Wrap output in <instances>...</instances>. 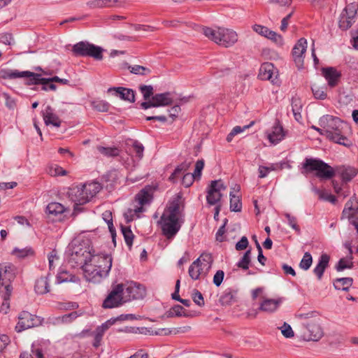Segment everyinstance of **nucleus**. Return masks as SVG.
I'll list each match as a JSON object with an SVG mask.
<instances>
[{
    "label": "nucleus",
    "instance_id": "obj_10",
    "mask_svg": "<svg viewBox=\"0 0 358 358\" xmlns=\"http://www.w3.org/2000/svg\"><path fill=\"white\" fill-rule=\"evenodd\" d=\"M93 256L87 248L76 247L71 254L69 262L72 266H80L83 269L85 265L92 262Z\"/></svg>",
    "mask_w": 358,
    "mask_h": 358
},
{
    "label": "nucleus",
    "instance_id": "obj_11",
    "mask_svg": "<svg viewBox=\"0 0 358 358\" xmlns=\"http://www.w3.org/2000/svg\"><path fill=\"white\" fill-rule=\"evenodd\" d=\"M225 189L226 186L221 180L211 181L207 190V203L210 206L221 205L220 203L222 196L221 192Z\"/></svg>",
    "mask_w": 358,
    "mask_h": 358
},
{
    "label": "nucleus",
    "instance_id": "obj_32",
    "mask_svg": "<svg viewBox=\"0 0 358 358\" xmlns=\"http://www.w3.org/2000/svg\"><path fill=\"white\" fill-rule=\"evenodd\" d=\"M118 1V0H91L87 2V5L90 8H101L113 6Z\"/></svg>",
    "mask_w": 358,
    "mask_h": 358
},
{
    "label": "nucleus",
    "instance_id": "obj_14",
    "mask_svg": "<svg viewBox=\"0 0 358 358\" xmlns=\"http://www.w3.org/2000/svg\"><path fill=\"white\" fill-rule=\"evenodd\" d=\"M173 99L171 97L169 92H164L160 94H156L152 96L151 100L148 101H144L141 103V106L143 109H148L150 108H156L161 106H166L171 105Z\"/></svg>",
    "mask_w": 358,
    "mask_h": 358
},
{
    "label": "nucleus",
    "instance_id": "obj_57",
    "mask_svg": "<svg viewBox=\"0 0 358 358\" xmlns=\"http://www.w3.org/2000/svg\"><path fill=\"white\" fill-rule=\"evenodd\" d=\"M353 266V263L350 261H348L344 258H342L341 259L336 266V269L338 271H341L345 268H352Z\"/></svg>",
    "mask_w": 358,
    "mask_h": 358
},
{
    "label": "nucleus",
    "instance_id": "obj_55",
    "mask_svg": "<svg viewBox=\"0 0 358 358\" xmlns=\"http://www.w3.org/2000/svg\"><path fill=\"white\" fill-rule=\"evenodd\" d=\"M48 173L52 176H65L66 174V171L57 165L50 166L48 168Z\"/></svg>",
    "mask_w": 358,
    "mask_h": 358
},
{
    "label": "nucleus",
    "instance_id": "obj_19",
    "mask_svg": "<svg viewBox=\"0 0 358 358\" xmlns=\"http://www.w3.org/2000/svg\"><path fill=\"white\" fill-rule=\"evenodd\" d=\"M307 48V41L304 38H301L292 50V56L295 63L298 65H302L303 62V55Z\"/></svg>",
    "mask_w": 358,
    "mask_h": 358
},
{
    "label": "nucleus",
    "instance_id": "obj_50",
    "mask_svg": "<svg viewBox=\"0 0 358 358\" xmlns=\"http://www.w3.org/2000/svg\"><path fill=\"white\" fill-rule=\"evenodd\" d=\"M130 72L136 75H147L149 74L151 71L150 69L140 65L129 66L128 67Z\"/></svg>",
    "mask_w": 358,
    "mask_h": 358
},
{
    "label": "nucleus",
    "instance_id": "obj_40",
    "mask_svg": "<svg viewBox=\"0 0 358 358\" xmlns=\"http://www.w3.org/2000/svg\"><path fill=\"white\" fill-rule=\"evenodd\" d=\"M78 278L66 271H61L57 276V283L60 284L66 282H76Z\"/></svg>",
    "mask_w": 358,
    "mask_h": 358
},
{
    "label": "nucleus",
    "instance_id": "obj_56",
    "mask_svg": "<svg viewBox=\"0 0 358 358\" xmlns=\"http://www.w3.org/2000/svg\"><path fill=\"white\" fill-rule=\"evenodd\" d=\"M13 255H16L19 258H24L29 255H33V250L31 248H23L18 249L15 248L12 252Z\"/></svg>",
    "mask_w": 358,
    "mask_h": 358
},
{
    "label": "nucleus",
    "instance_id": "obj_8",
    "mask_svg": "<svg viewBox=\"0 0 358 358\" xmlns=\"http://www.w3.org/2000/svg\"><path fill=\"white\" fill-rule=\"evenodd\" d=\"M357 10V3L348 4L340 14L338 27L343 31L349 29L356 21Z\"/></svg>",
    "mask_w": 358,
    "mask_h": 358
},
{
    "label": "nucleus",
    "instance_id": "obj_18",
    "mask_svg": "<svg viewBox=\"0 0 358 358\" xmlns=\"http://www.w3.org/2000/svg\"><path fill=\"white\" fill-rule=\"evenodd\" d=\"M322 74L327 81L330 87H336L341 79V73L334 67H326L322 69Z\"/></svg>",
    "mask_w": 358,
    "mask_h": 358
},
{
    "label": "nucleus",
    "instance_id": "obj_48",
    "mask_svg": "<svg viewBox=\"0 0 358 358\" xmlns=\"http://www.w3.org/2000/svg\"><path fill=\"white\" fill-rule=\"evenodd\" d=\"M79 316L76 311L64 315L57 317L55 320L57 323H70Z\"/></svg>",
    "mask_w": 358,
    "mask_h": 358
},
{
    "label": "nucleus",
    "instance_id": "obj_33",
    "mask_svg": "<svg viewBox=\"0 0 358 358\" xmlns=\"http://www.w3.org/2000/svg\"><path fill=\"white\" fill-rule=\"evenodd\" d=\"M352 283L353 279L352 278H337L334 282V287L336 289L348 291Z\"/></svg>",
    "mask_w": 358,
    "mask_h": 358
},
{
    "label": "nucleus",
    "instance_id": "obj_45",
    "mask_svg": "<svg viewBox=\"0 0 358 358\" xmlns=\"http://www.w3.org/2000/svg\"><path fill=\"white\" fill-rule=\"evenodd\" d=\"M139 90L145 101H148L150 100V99L154 96V89L152 85H141L139 86Z\"/></svg>",
    "mask_w": 358,
    "mask_h": 358
},
{
    "label": "nucleus",
    "instance_id": "obj_35",
    "mask_svg": "<svg viewBox=\"0 0 358 358\" xmlns=\"http://www.w3.org/2000/svg\"><path fill=\"white\" fill-rule=\"evenodd\" d=\"M66 210L64 206L57 202L50 203L46 207V213L49 215L57 216Z\"/></svg>",
    "mask_w": 358,
    "mask_h": 358
},
{
    "label": "nucleus",
    "instance_id": "obj_28",
    "mask_svg": "<svg viewBox=\"0 0 358 358\" xmlns=\"http://www.w3.org/2000/svg\"><path fill=\"white\" fill-rule=\"evenodd\" d=\"M237 291L231 288H228L222 294L220 297V303L222 306H229L236 301Z\"/></svg>",
    "mask_w": 358,
    "mask_h": 358
},
{
    "label": "nucleus",
    "instance_id": "obj_16",
    "mask_svg": "<svg viewBox=\"0 0 358 358\" xmlns=\"http://www.w3.org/2000/svg\"><path fill=\"white\" fill-rule=\"evenodd\" d=\"M85 279L93 283H97L105 278L102 275L101 271L96 266L95 264L90 262L83 268Z\"/></svg>",
    "mask_w": 358,
    "mask_h": 358
},
{
    "label": "nucleus",
    "instance_id": "obj_5",
    "mask_svg": "<svg viewBox=\"0 0 358 358\" xmlns=\"http://www.w3.org/2000/svg\"><path fill=\"white\" fill-rule=\"evenodd\" d=\"M101 189L99 182H92L71 188L69 196L75 205H83L90 201Z\"/></svg>",
    "mask_w": 358,
    "mask_h": 358
},
{
    "label": "nucleus",
    "instance_id": "obj_30",
    "mask_svg": "<svg viewBox=\"0 0 358 358\" xmlns=\"http://www.w3.org/2000/svg\"><path fill=\"white\" fill-rule=\"evenodd\" d=\"M23 72H26V74H22L20 76L21 78H28L27 81V85H38V84H46L45 81L43 80H45V78H42L41 74L33 73L29 71H24Z\"/></svg>",
    "mask_w": 358,
    "mask_h": 358
},
{
    "label": "nucleus",
    "instance_id": "obj_13",
    "mask_svg": "<svg viewBox=\"0 0 358 358\" xmlns=\"http://www.w3.org/2000/svg\"><path fill=\"white\" fill-rule=\"evenodd\" d=\"M123 292L125 303L132 300L142 299L146 295L145 287L133 282L126 286L123 285Z\"/></svg>",
    "mask_w": 358,
    "mask_h": 358
},
{
    "label": "nucleus",
    "instance_id": "obj_27",
    "mask_svg": "<svg viewBox=\"0 0 358 358\" xmlns=\"http://www.w3.org/2000/svg\"><path fill=\"white\" fill-rule=\"evenodd\" d=\"M201 264H199V261H194L193 263L189 266L188 273L190 278L194 280L199 279L201 275H206L208 271L204 270Z\"/></svg>",
    "mask_w": 358,
    "mask_h": 358
},
{
    "label": "nucleus",
    "instance_id": "obj_9",
    "mask_svg": "<svg viewBox=\"0 0 358 358\" xmlns=\"http://www.w3.org/2000/svg\"><path fill=\"white\" fill-rule=\"evenodd\" d=\"M125 303L123 292V284L113 287L102 303V308L111 309L118 308Z\"/></svg>",
    "mask_w": 358,
    "mask_h": 358
},
{
    "label": "nucleus",
    "instance_id": "obj_54",
    "mask_svg": "<svg viewBox=\"0 0 358 358\" xmlns=\"http://www.w3.org/2000/svg\"><path fill=\"white\" fill-rule=\"evenodd\" d=\"M315 192L316 194H318L320 199L329 201L332 203H334L336 201V199L334 195L328 194V193L325 192L324 191L320 190L318 189H315Z\"/></svg>",
    "mask_w": 358,
    "mask_h": 358
},
{
    "label": "nucleus",
    "instance_id": "obj_47",
    "mask_svg": "<svg viewBox=\"0 0 358 358\" xmlns=\"http://www.w3.org/2000/svg\"><path fill=\"white\" fill-rule=\"evenodd\" d=\"M97 150L106 157H116L119 155V150L117 148H106L98 146Z\"/></svg>",
    "mask_w": 358,
    "mask_h": 358
},
{
    "label": "nucleus",
    "instance_id": "obj_3",
    "mask_svg": "<svg viewBox=\"0 0 358 358\" xmlns=\"http://www.w3.org/2000/svg\"><path fill=\"white\" fill-rule=\"evenodd\" d=\"M203 34L210 41L224 48L233 46L238 39L236 31L231 29L217 27L215 29L211 27H203Z\"/></svg>",
    "mask_w": 358,
    "mask_h": 358
},
{
    "label": "nucleus",
    "instance_id": "obj_44",
    "mask_svg": "<svg viewBox=\"0 0 358 358\" xmlns=\"http://www.w3.org/2000/svg\"><path fill=\"white\" fill-rule=\"evenodd\" d=\"M122 233L123 234L125 243L129 249L131 248L134 235L129 227H121Z\"/></svg>",
    "mask_w": 358,
    "mask_h": 358
},
{
    "label": "nucleus",
    "instance_id": "obj_53",
    "mask_svg": "<svg viewBox=\"0 0 358 358\" xmlns=\"http://www.w3.org/2000/svg\"><path fill=\"white\" fill-rule=\"evenodd\" d=\"M284 215L287 219L288 224L298 234H300L301 231L299 227L297 224L296 217L290 215L288 213H285Z\"/></svg>",
    "mask_w": 358,
    "mask_h": 358
},
{
    "label": "nucleus",
    "instance_id": "obj_7",
    "mask_svg": "<svg viewBox=\"0 0 358 358\" xmlns=\"http://www.w3.org/2000/svg\"><path fill=\"white\" fill-rule=\"evenodd\" d=\"M103 48L90 43L87 41H80L72 48V52L76 57H91L96 60L103 59Z\"/></svg>",
    "mask_w": 358,
    "mask_h": 358
},
{
    "label": "nucleus",
    "instance_id": "obj_22",
    "mask_svg": "<svg viewBox=\"0 0 358 358\" xmlns=\"http://www.w3.org/2000/svg\"><path fill=\"white\" fill-rule=\"evenodd\" d=\"M43 117L46 125L52 124L56 127H59L61 125V120L54 113V110L50 106H46L45 109L43 111Z\"/></svg>",
    "mask_w": 358,
    "mask_h": 358
},
{
    "label": "nucleus",
    "instance_id": "obj_41",
    "mask_svg": "<svg viewBox=\"0 0 358 358\" xmlns=\"http://www.w3.org/2000/svg\"><path fill=\"white\" fill-rule=\"evenodd\" d=\"M251 262V249L248 250L236 264V266L243 270H248Z\"/></svg>",
    "mask_w": 358,
    "mask_h": 358
},
{
    "label": "nucleus",
    "instance_id": "obj_6",
    "mask_svg": "<svg viewBox=\"0 0 358 358\" xmlns=\"http://www.w3.org/2000/svg\"><path fill=\"white\" fill-rule=\"evenodd\" d=\"M15 268L10 264L0 265V292L1 296L8 299L10 296L13 287L11 282L15 278Z\"/></svg>",
    "mask_w": 358,
    "mask_h": 358
},
{
    "label": "nucleus",
    "instance_id": "obj_34",
    "mask_svg": "<svg viewBox=\"0 0 358 358\" xmlns=\"http://www.w3.org/2000/svg\"><path fill=\"white\" fill-rule=\"evenodd\" d=\"M307 329L310 333V339L318 341L323 336V331L321 327L315 323L307 324Z\"/></svg>",
    "mask_w": 358,
    "mask_h": 358
},
{
    "label": "nucleus",
    "instance_id": "obj_52",
    "mask_svg": "<svg viewBox=\"0 0 358 358\" xmlns=\"http://www.w3.org/2000/svg\"><path fill=\"white\" fill-rule=\"evenodd\" d=\"M192 298L193 301L199 307H203L205 305L203 294L199 290L194 289L192 292Z\"/></svg>",
    "mask_w": 358,
    "mask_h": 358
},
{
    "label": "nucleus",
    "instance_id": "obj_63",
    "mask_svg": "<svg viewBox=\"0 0 358 358\" xmlns=\"http://www.w3.org/2000/svg\"><path fill=\"white\" fill-rule=\"evenodd\" d=\"M292 110L293 113L298 112L302 110L301 101L299 98L293 97L292 99Z\"/></svg>",
    "mask_w": 358,
    "mask_h": 358
},
{
    "label": "nucleus",
    "instance_id": "obj_24",
    "mask_svg": "<svg viewBox=\"0 0 358 358\" xmlns=\"http://www.w3.org/2000/svg\"><path fill=\"white\" fill-rule=\"evenodd\" d=\"M284 137L285 132L282 127L279 124V122H275L272 127V131L267 134V138L272 144L278 143Z\"/></svg>",
    "mask_w": 358,
    "mask_h": 358
},
{
    "label": "nucleus",
    "instance_id": "obj_36",
    "mask_svg": "<svg viewBox=\"0 0 358 358\" xmlns=\"http://www.w3.org/2000/svg\"><path fill=\"white\" fill-rule=\"evenodd\" d=\"M143 211L144 208L142 206H135L134 208H128L124 213V219L127 223L130 222L136 217H139L138 213Z\"/></svg>",
    "mask_w": 358,
    "mask_h": 358
},
{
    "label": "nucleus",
    "instance_id": "obj_26",
    "mask_svg": "<svg viewBox=\"0 0 358 358\" xmlns=\"http://www.w3.org/2000/svg\"><path fill=\"white\" fill-rule=\"evenodd\" d=\"M329 256L327 254H322L318 264L313 269V273L317 275L318 280H321L324 272L329 265Z\"/></svg>",
    "mask_w": 358,
    "mask_h": 358
},
{
    "label": "nucleus",
    "instance_id": "obj_20",
    "mask_svg": "<svg viewBox=\"0 0 358 358\" xmlns=\"http://www.w3.org/2000/svg\"><path fill=\"white\" fill-rule=\"evenodd\" d=\"M252 29L258 34L264 36L277 43L281 44L282 42V38L280 34L270 30L266 27L260 24H255L252 27Z\"/></svg>",
    "mask_w": 358,
    "mask_h": 358
},
{
    "label": "nucleus",
    "instance_id": "obj_37",
    "mask_svg": "<svg viewBox=\"0 0 358 358\" xmlns=\"http://www.w3.org/2000/svg\"><path fill=\"white\" fill-rule=\"evenodd\" d=\"M151 199L150 194L144 189L141 190L135 197V201L138 203V206H142L143 208L144 205L149 203Z\"/></svg>",
    "mask_w": 358,
    "mask_h": 358
},
{
    "label": "nucleus",
    "instance_id": "obj_23",
    "mask_svg": "<svg viewBox=\"0 0 358 358\" xmlns=\"http://www.w3.org/2000/svg\"><path fill=\"white\" fill-rule=\"evenodd\" d=\"M282 302V300L280 298L277 299H264L260 303L259 309L263 312L273 313L278 308Z\"/></svg>",
    "mask_w": 358,
    "mask_h": 358
},
{
    "label": "nucleus",
    "instance_id": "obj_51",
    "mask_svg": "<svg viewBox=\"0 0 358 358\" xmlns=\"http://www.w3.org/2000/svg\"><path fill=\"white\" fill-rule=\"evenodd\" d=\"M313 262V258L309 252H305L301 262L299 264V266L301 269L307 271L310 267Z\"/></svg>",
    "mask_w": 358,
    "mask_h": 358
},
{
    "label": "nucleus",
    "instance_id": "obj_1",
    "mask_svg": "<svg viewBox=\"0 0 358 358\" xmlns=\"http://www.w3.org/2000/svg\"><path fill=\"white\" fill-rule=\"evenodd\" d=\"M184 205L181 197L176 195L169 202L158 222L162 234L168 239L174 238L184 223Z\"/></svg>",
    "mask_w": 358,
    "mask_h": 358
},
{
    "label": "nucleus",
    "instance_id": "obj_31",
    "mask_svg": "<svg viewBox=\"0 0 358 358\" xmlns=\"http://www.w3.org/2000/svg\"><path fill=\"white\" fill-rule=\"evenodd\" d=\"M26 73V72H21L17 69H0V78L5 80L20 78V76H22V74Z\"/></svg>",
    "mask_w": 358,
    "mask_h": 358
},
{
    "label": "nucleus",
    "instance_id": "obj_59",
    "mask_svg": "<svg viewBox=\"0 0 358 358\" xmlns=\"http://www.w3.org/2000/svg\"><path fill=\"white\" fill-rule=\"evenodd\" d=\"M204 167V161L203 159L198 160L195 164L194 172L192 173L196 178H200L201 171Z\"/></svg>",
    "mask_w": 358,
    "mask_h": 358
},
{
    "label": "nucleus",
    "instance_id": "obj_17",
    "mask_svg": "<svg viewBox=\"0 0 358 358\" xmlns=\"http://www.w3.org/2000/svg\"><path fill=\"white\" fill-rule=\"evenodd\" d=\"M277 73V69L272 63L265 62L260 66L258 77L261 80H271V83H275Z\"/></svg>",
    "mask_w": 358,
    "mask_h": 358
},
{
    "label": "nucleus",
    "instance_id": "obj_62",
    "mask_svg": "<svg viewBox=\"0 0 358 358\" xmlns=\"http://www.w3.org/2000/svg\"><path fill=\"white\" fill-rule=\"evenodd\" d=\"M224 273L222 270H218L213 277V283L215 286L219 287L224 279Z\"/></svg>",
    "mask_w": 358,
    "mask_h": 358
},
{
    "label": "nucleus",
    "instance_id": "obj_46",
    "mask_svg": "<svg viewBox=\"0 0 358 358\" xmlns=\"http://www.w3.org/2000/svg\"><path fill=\"white\" fill-rule=\"evenodd\" d=\"M92 108L99 112H107L110 108V104L103 100L94 101L92 102Z\"/></svg>",
    "mask_w": 358,
    "mask_h": 358
},
{
    "label": "nucleus",
    "instance_id": "obj_21",
    "mask_svg": "<svg viewBox=\"0 0 358 358\" xmlns=\"http://www.w3.org/2000/svg\"><path fill=\"white\" fill-rule=\"evenodd\" d=\"M108 92H114V94L119 96L124 101H127L130 103L135 101V92L129 88L123 87H110L108 89Z\"/></svg>",
    "mask_w": 358,
    "mask_h": 358
},
{
    "label": "nucleus",
    "instance_id": "obj_39",
    "mask_svg": "<svg viewBox=\"0 0 358 358\" xmlns=\"http://www.w3.org/2000/svg\"><path fill=\"white\" fill-rule=\"evenodd\" d=\"M133 319L134 318V315L132 314H127V315H121L120 316L116 317V318H111L108 320H107L106 322L103 323L101 325L99 326L100 328H101L103 331H106L110 326L115 324V322L117 320H123L126 319Z\"/></svg>",
    "mask_w": 358,
    "mask_h": 358
},
{
    "label": "nucleus",
    "instance_id": "obj_25",
    "mask_svg": "<svg viewBox=\"0 0 358 358\" xmlns=\"http://www.w3.org/2000/svg\"><path fill=\"white\" fill-rule=\"evenodd\" d=\"M335 171L336 173L341 176L344 182L350 181L357 175L356 170L351 166H338Z\"/></svg>",
    "mask_w": 358,
    "mask_h": 358
},
{
    "label": "nucleus",
    "instance_id": "obj_58",
    "mask_svg": "<svg viewBox=\"0 0 358 358\" xmlns=\"http://www.w3.org/2000/svg\"><path fill=\"white\" fill-rule=\"evenodd\" d=\"M280 329L282 334L285 338H292L294 335L291 326L286 322H284L283 325Z\"/></svg>",
    "mask_w": 358,
    "mask_h": 358
},
{
    "label": "nucleus",
    "instance_id": "obj_29",
    "mask_svg": "<svg viewBox=\"0 0 358 358\" xmlns=\"http://www.w3.org/2000/svg\"><path fill=\"white\" fill-rule=\"evenodd\" d=\"M49 274L45 277H41L37 279L34 285V290L38 294H45L50 292L48 282Z\"/></svg>",
    "mask_w": 358,
    "mask_h": 358
},
{
    "label": "nucleus",
    "instance_id": "obj_42",
    "mask_svg": "<svg viewBox=\"0 0 358 358\" xmlns=\"http://www.w3.org/2000/svg\"><path fill=\"white\" fill-rule=\"evenodd\" d=\"M181 316H187V315L184 313V308L180 305H175L165 313L164 317L170 318Z\"/></svg>",
    "mask_w": 358,
    "mask_h": 358
},
{
    "label": "nucleus",
    "instance_id": "obj_2",
    "mask_svg": "<svg viewBox=\"0 0 358 358\" xmlns=\"http://www.w3.org/2000/svg\"><path fill=\"white\" fill-rule=\"evenodd\" d=\"M301 173L303 175L314 173L320 180H329L336 175V171L320 159L306 157L301 164Z\"/></svg>",
    "mask_w": 358,
    "mask_h": 358
},
{
    "label": "nucleus",
    "instance_id": "obj_43",
    "mask_svg": "<svg viewBox=\"0 0 358 358\" xmlns=\"http://www.w3.org/2000/svg\"><path fill=\"white\" fill-rule=\"evenodd\" d=\"M230 210L234 212H240L242 208V203L238 196L234 195L233 192H230Z\"/></svg>",
    "mask_w": 358,
    "mask_h": 358
},
{
    "label": "nucleus",
    "instance_id": "obj_15",
    "mask_svg": "<svg viewBox=\"0 0 358 358\" xmlns=\"http://www.w3.org/2000/svg\"><path fill=\"white\" fill-rule=\"evenodd\" d=\"M112 257L110 255H94L92 262L101 271L102 275L106 277L112 267Z\"/></svg>",
    "mask_w": 358,
    "mask_h": 358
},
{
    "label": "nucleus",
    "instance_id": "obj_64",
    "mask_svg": "<svg viewBox=\"0 0 358 358\" xmlns=\"http://www.w3.org/2000/svg\"><path fill=\"white\" fill-rule=\"evenodd\" d=\"M248 240L246 236H243L241 240L236 244V250H243L248 248Z\"/></svg>",
    "mask_w": 358,
    "mask_h": 358
},
{
    "label": "nucleus",
    "instance_id": "obj_38",
    "mask_svg": "<svg viewBox=\"0 0 358 358\" xmlns=\"http://www.w3.org/2000/svg\"><path fill=\"white\" fill-rule=\"evenodd\" d=\"M195 261H199V264H201L202 265L201 267L204 270L209 271L212 266L213 259L210 253H202Z\"/></svg>",
    "mask_w": 358,
    "mask_h": 358
},
{
    "label": "nucleus",
    "instance_id": "obj_12",
    "mask_svg": "<svg viewBox=\"0 0 358 358\" xmlns=\"http://www.w3.org/2000/svg\"><path fill=\"white\" fill-rule=\"evenodd\" d=\"M18 322L15 326V330L21 332L25 329L32 328L41 324L40 317L32 315L27 311H22L18 316Z\"/></svg>",
    "mask_w": 358,
    "mask_h": 358
},
{
    "label": "nucleus",
    "instance_id": "obj_4",
    "mask_svg": "<svg viewBox=\"0 0 358 358\" xmlns=\"http://www.w3.org/2000/svg\"><path fill=\"white\" fill-rule=\"evenodd\" d=\"M320 122L322 124L326 123V130H324V131L327 138L340 145H349L347 143L348 140L343 132L345 123L340 118L327 115L322 117Z\"/></svg>",
    "mask_w": 358,
    "mask_h": 358
},
{
    "label": "nucleus",
    "instance_id": "obj_61",
    "mask_svg": "<svg viewBox=\"0 0 358 358\" xmlns=\"http://www.w3.org/2000/svg\"><path fill=\"white\" fill-rule=\"evenodd\" d=\"M133 148L134 151L136 153V155L139 158H142L144 150V147L143 146V145L138 143L137 141H135L133 143Z\"/></svg>",
    "mask_w": 358,
    "mask_h": 358
},
{
    "label": "nucleus",
    "instance_id": "obj_60",
    "mask_svg": "<svg viewBox=\"0 0 358 358\" xmlns=\"http://www.w3.org/2000/svg\"><path fill=\"white\" fill-rule=\"evenodd\" d=\"M196 178L192 173H186L184 175L182 179V184L185 187H189L191 186L194 182V180Z\"/></svg>",
    "mask_w": 358,
    "mask_h": 358
},
{
    "label": "nucleus",
    "instance_id": "obj_49",
    "mask_svg": "<svg viewBox=\"0 0 358 358\" xmlns=\"http://www.w3.org/2000/svg\"><path fill=\"white\" fill-rule=\"evenodd\" d=\"M311 90L315 99L324 100L327 96L325 89L323 87H319L315 84L311 87Z\"/></svg>",
    "mask_w": 358,
    "mask_h": 358
}]
</instances>
